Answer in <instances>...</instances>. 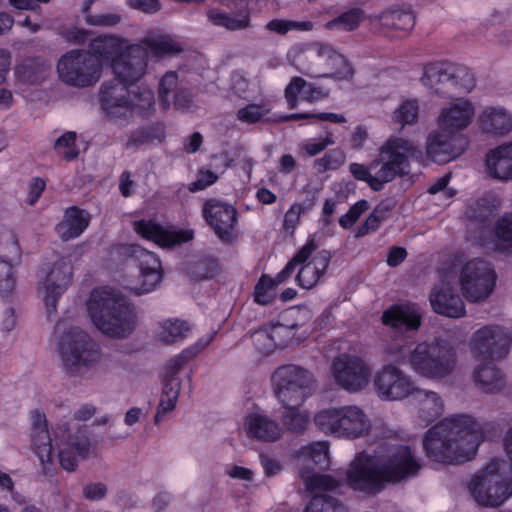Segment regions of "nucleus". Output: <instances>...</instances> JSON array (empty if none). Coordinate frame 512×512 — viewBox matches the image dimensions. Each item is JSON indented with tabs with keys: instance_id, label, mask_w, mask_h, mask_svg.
Listing matches in <instances>:
<instances>
[{
	"instance_id": "1",
	"label": "nucleus",
	"mask_w": 512,
	"mask_h": 512,
	"mask_svg": "<svg viewBox=\"0 0 512 512\" xmlns=\"http://www.w3.org/2000/svg\"><path fill=\"white\" fill-rule=\"evenodd\" d=\"M421 464L408 446L388 447L385 454L358 453L346 471L347 483L355 491L378 494L387 484L414 477Z\"/></svg>"
},
{
	"instance_id": "2",
	"label": "nucleus",
	"mask_w": 512,
	"mask_h": 512,
	"mask_svg": "<svg viewBox=\"0 0 512 512\" xmlns=\"http://www.w3.org/2000/svg\"><path fill=\"white\" fill-rule=\"evenodd\" d=\"M483 439L481 425L470 415L447 417L424 435L426 456L442 464H461L471 460Z\"/></svg>"
},
{
	"instance_id": "3",
	"label": "nucleus",
	"mask_w": 512,
	"mask_h": 512,
	"mask_svg": "<svg viewBox=\"0 0 512 512\" xmlns=\"http://www.w3.org/2000/svg\"><path fill=\"white\" fill-rule=\"evenodd\" d=\"M422 159V151L411 141L390 138L381 148L378 157L369 166L352 163L349 170L353 177L368 183L374 191H380L384 184L397 176L408 174V160Z\"/></svg>"
},
{
	"instance_id": "4",
	"label": "nucleus",
	"mask_w": 512,
	"mask_h": 512,
	"mask_svg": "<svg viewBox=\"0 0 512 512\" xmlns=\"http://www.w3.org/2000/svg\"><path fill=\"white\" fill-rule=\"evenodd\" d=\"M88 312L94 325L103 334L115 339L128 337L139 323L136 306L112 289L94 290Z\"/></svg>"
},
{
	"instance_id": "5",
	"label": "nucleus",
	"mask_w": 512,
	"mask_h": 512,
	"mask_svg": "<svg viewBox=\"0 0 512 512\" xmlns=\"http://www.w3.org/2000/svg\"><path fill=\"white\" fill-rule=\"evenodd\" d=\"M275 397L284 408H299L316 389L313 374L304 367L287 364L272 375Z\"/></svg>"
},
{
	"instance_id": "6",
	"label": "nucleus",
	"mask_w": 512,
	"mask_h": 512,
	"mask_svg": "<svg viewBox=\"0 0 512 512\" xmlns=\"http://www.w3.org/2000/svg\"><path fill=\"white\" fill-rule=\"evenodd\" d=\"M314 424L326 435L346 439L360 438L371 427L364 411L355 405L323 409L315 414Z\"/></svg>"
},
{
	"instance_id": "7",
	"label": "nucleus",
	"mask_w": 512,
	"mask_h": 512,
	"mask_svg": "<svg viewBox=\"0 0 512 512\" xmlns=\"http://www.w3.org/2000/svg\"><path fill=\"white\" fill-rule=\"evenodd\" d=\"M63 366L70 375H81L101 359L99 346L79 327L64 330L59 341Z\"/></svg>"
},
{
	"instance_id": "8",
	"label": "nucleus",
	"mask_w": 512,
	"mask_h": 512,
	"mask_svg": "<svg viewBox=\"0 0 512 512\" xmlns=\"http://www.w3.org/2000/svg\"><path fill=\"white\" fill-rule=\"evenodd\" d=\"M409 363L423 377L442 379L455 369L456 354L446 341L422 342L409 353Z\"/></svg>"
},
{
	"instance_id": "9",
	"label": "nucleus",
	"mask_w": 512,
	"mask_h": 512,
	"mask_svg": "<svg viewBox=\"0 0 512 512\" xmlns=\"http://www.w3.org/2000/svg\"><path fill=\"white\" fill-rule=\"evenodd\" d=\"M504 466L503 460L495 459L471 480L468 490L478 505L497 507L512 496V479L504 481L499 474Z\"/></svg>"
},
{
	"instance_id": "10",
	"label": "nucleus",
	"mask_w": 512,
	"mask_h": 512,
	"mask_svg": "<svg viewBox=\"0 0 512 512\" xmlns=\"http://www.w3.org/2000/svg\"><path fill=\"white\" fill-rule=\"evenodd\" d=\"M496 280L497 274L492 264L481 258L465 263L459 274L462 294L471 303L486 301L494 291Z\"/></svg>"
},
{
	"instance_id": "11",
	"label": "nucleus",
	"mask_w": 512,
	"mask_h": 512,
	"mask_svg": "<svg viewBox=\"0 0 512 512\" xmlns=\"http://www.w3.org/2000/svg\"><path fill=\"white\" fill-rule=\"evenodd\" d=\"M102 64L85 50H71L58 61L60 79L67 85L84 88L95 84L101 77Z\"/></svg>"
},
{
	"instance_id": "12",
	"label": "nucleus",
	"mask_w": 512,
	"mask_h": 512,
	"mask_svg": "<svg viewBox=\"0 0 512 512\" xmlns=\"http://www.w3.org/2000/svg\"><path fill=\"white\" fill-rule=\"evenodd\" d=\"M73 267L69 257H59L52 263H44L38 270L39 289L49 312L56 310L58 298L72 281Z\"/></svg>"
},
{
	"instance_id": "13",
	"label": "nucleus",
	"mask_w": 512,
	"mask_h": 512,
	"mask_svg": "<svg viewBox=\"0 0 512 512\" xmlns=\"http://www.w3.org/2000/svg\"><path fill=\"white\" fill-rule=\"evenodd\" d=\"M300 477L306 489L313 494L305 512H347L345 506L337 498L327 494L340 486V482L330 475L310 473L304 469Z\"/></svg>"
},
{
	"instance_id": "14",
	"label": "nucleus",
	"mask_w": 512,
	"mask_h": 512,
	"mask_svg": "<svg viewBox=\"0 0 512 512\" xmlns=\"http://www.w3.org/2000/svg\"><path fill=\"white\" fill-rule=\"evenodd\" d=\"M512 339L509 331L500 325H487L474 332L471 350L479 359L499 360L509 353Z\"/></svg>"
},
{
	"instance_id": "15",
	"label": "nucleus",
	"mask_w": 512,
	"mask_h": 512,
	"mask_svg": "<svg viewBox=\"0 0 512 512\" xmlns=\"http://www.w3.org/2000/svg\"><path fill=\"white\" fill-rule=\"evenodd\" d=\"M332 374L343 389L357 392L368 384L370 369L361 358L341 354L333 361Z\"/></svg>"
},
{
	"instance_id": "16",
	"label": "nucleus",
	"mask_w": 512,
	"mask_h": 512,
	"mask_svg": "<svg viewBox=\"0 0 512 512\" xmlns=\"http://www.w3.org/2000/svg\"><path fill=\"white\" fill-rule=\"evenodd\" d=\"M60 433L64 447L58 453L59 463L63 469L69 472L75 471L78 461L88 458L90 453L87 428L77 427L74 432H70L67 426H61L55 431V436L60 437Z\"/></svg>"
},
{
	"instance_id": "17",
	"label": "nucleus",
	"mask_w": 512,
	"mask_h": 512,
	"mask_svg": "<svg viewBox=\"0 0 512 512\" xmlns=\"http://www.w3.org/2000/svg\"><path fill=\"white\" fill-rule=\"evenodd\" d=\"M202 214L222 242L231 243L236 239L237 210L233 205L210 199L204 203Z\"/></svg>"
},
{
	"instance_id": "18",
	"label": "nucleus",
	"mask_w": 512,
	"mask_h": 512,
	"mask_svg": "<svg viewBox=\"0 0 512 512\" xmlns=\"http://www.w3.org/2000/svg\"><path fill=\"white\" fill-rule=\"evenodd\" d=\"M378 395L385 400H402L413 393L411 378L392 364L384 365L374 377Z\"/></svg>"
},
{
	"instance_id": "19",
	"label": "nucleus",
	"mask_w": 512,
	"mask_h": 512,
	"mask_svg": "<svg viewBox=\"0 0 512 512\" xmlns=\"http://www.w3.org/2000/svg\"><path fill=\"white\" fill-rule=\"evenodd\" d=\"M468 141L458 133L434 131L426 141V155L437 164H446L464 153Z\"/></svg>"
},
{
	"instance_id": "20",
	"label": "nucleus",
	"mask_w": 512,
	"mask_h": 512,
	"mask_svg": "<svg viewBox=\"0 0 512 512\" xmlns=\"http://www.w3.org/2000/svg\"><path fill=\"white\" fill-rule=\"evenodd\" d=\"M128 85L116 77L102 83L99 101L102 110L110 119H123L131 115Z\"/></svg>"
},
{
	"instance_id": "21",
	"label": "nucleus",
	"mask_w": 512,
	"mask_h": 512,
	"mask_svg": "<svg viewBox=\"0 0 512 512\" xmlns=\"http://www.w3.org/2000/svg\"><path fill=\"white\" fill-rule=\"evenodd\" d=\"M147 58L148 51L142 45L128 46L112 61L116 78L129 85L134 84L145 74Z\"/></svg>"
},
{
	"instance_id": "22",
	"label": "nucleus",
	"mask_w": 512,
	"mask_h": 512,
	"mask_svg": "<svg viewBox=\"0 0 512 512\" xmlns=\"http://www.w3.org/2000/svg\"><path fill=\"white\" fill-rule=\"evenodd\" d=\"M125 253L138 262L142 280L139 287H132L131 290L136 295L151 292L162 278L160 260L154 253L135 244L127 246Z\"/></svg>"
},
{
	"instance_id": "23",
	"label": "nucleus",
	"mask_w": 512,
	"mask_h": 512,
	"mask_svg": "<svg viewBox=\"0 0 512 512\" xmlns=\"http://www.w3.org/2000/svg\"><path fill=\"white\" fill-rule=\"evenodd\" d=\"M8 242L0 245V298L7 302L13 301L16 276L13 262L21 255V248L16 234L7 232Z\"/></svg>"
},
{
	"instance_id": "24",
	"label": "nucleus",
	"mask_w": 512,
	"mask_h": 512,
	"mask_svg": "<svg viewBox=\"0 0 512 512\" xmlns=\"http://www.w3.org/2000/svg\"><path fill=\"white\" fill-rule=\"evenodd\" d=\"M34 453L39 459L41 473L52 477L57 471L52 438L48 431L47 420L39 412H34Z\"/></svg>"
},
{
	"instance_id": "25",
	"label": "nucleus",
	"mask_w": 512,
	"mask_h": 512,
	"mask_svg": "<svg viewBox=\"0 0 512 512\" xmlns=\"http://www.w3.org/2000/svg\"><path fill=\"white\" fill-rule=\"evenodd\" d=\"M300 60L302 67L299 71L301 73L310 78H324L329 60L339 62L340 58L338 57V52L330 45L314 43L303 51Z\"/></svg>"
},
{
	"instance_id": "26",
	"label": "nucleus",
	"mask_w": 512,
	"mask_h": 512,
	"mask_svg": "<svg viewBox=\"0 0 512 512\" xmlns=\"http://www.w3.org/2000/svg\"><path fill=\"white\" fill-rule=\"evenodd\" d=\"M433 310L440 315L450 318H460L466 313L465 304L449 283L436 285L430 294Z\"/></svg>"
},
{
	"instance_id": "27",
	"label": "nucleus",
	"mask_w": 512,
	"mask_h": 512,
	"mask_svg": "<svg viewBox=\"0 0 512 512\" xmlns=\"http://www.w3.org/2000/svg\"><path fill=\"white\" fill-rule=\"evenodd\" d=\"M421 313L415 304H396L386 309L382 323L397 331L417 330L421 325Z\"/></svg>"
},
{
	"instance_id": "28",
	"label": "nucleus",
	"mask_w": 512,
	"mask_h": 512,
	"mask_svg": "<svg viewBox=\"0 0 512 512\" xmlns=\"http://www.w3.org/2000/svg\"><path fill=\"white\" fill-rule=\"evenodd\" d=\"M135 231L143 238L151 240L162 247H171L186 243L193 238L192 231L170 232L151 221L141 220L135 222Z\"/></svg>"
},
{
	"instance_id": "29",
	"label": "nucleus",
	"mask_w": 512,
	"mask_h": 512,
	"mask_svg": "<svg viewBox=\"0 0 512 512\" xmlns=\"http://www.w3.org/2000/svg\"><path fill=\"white\" fill-rule=\"evenodd\" d=\"M380 33L391 38L406 36L415 25V17L404 10H389L379 16Z\"/></svg>"
},
{
	"instance_id": "30",
	"label": "nucleus",
	"mask_w": 512,
	"mask_h": 512,
	"mask_svg": "<svg viewBox=\"0 0 512 512\" xmlns=\"http://www.w3.org/2000/svg\"><path fill=\"white\" fill-rule=\"evenodd\" d=\"M284 94L289 108L295 109L299 100L312 103L328 97L329 91L307 82L302 77L295 76L286 86Z\"/></svg>"
},
{
	"instance_id": "31",
	"label": "nucleus",
	"mask_w": 512,
	"mask_h": 512,
	"mask_svg": "<svg viewBox=\"0 0 512 512\" xmlns=\"http://www.w3.org/2000/svg\"><path fill=\"white\" fill-rule=\"evenodd\" d=\"M473 116L474 108L471 103L461 100L442 109L439 115V126L443 131L457 133L471 123Z\"/></svg>"
},
{
	"instance_id": "32",
	"label": "nucleus",
	"mask_w": 512,
	"mask_h": 512,
	"mask_svg": "<svg viewBox=\"0 0 512 512\" xmlns=\"http://www.w3.org/2000/svg\"><path fill=\"white\" fill-rule=\"evenodd\" d=\"M90 222V214L77 206L66 209L62 221L57 224L56 232L63 241L79 237Z\"/></svg>"
},
{
	"instance_id": "33",
	"label": "nucleus",
	"mask_w": 512,
	"mask_h": 512,
	"mask_svg": "<svg viewBox=\"0 0 512 512\" xmlns=\"http://www.w3.org/2000/svg\"><path fill=\"white\" fill-rule=\"evenodd\" d=\"M245 428L250 437L264 442H274L282 436L280 424L261 414H250L247 416Z\"/></svg>"
},
{
	"instance_id": "34",
	"label": "nucleus",
	"mask_w": 512,
	"mask_h": 512,
	"mask_svg": "<svg viewBox=\"0 0 512 512\" xmlns=\"http://www.w3.org/2000/svg\"><path fill=\"white\" fill-rule=\"evenodd\" d=\"M411 396L417 407L418 417L426 425L442 415L444 403L436 392L415 388Z\"/></svg>"
},
{
	"instance_id": "35",
	"label": "nucleus",
	"mask_w": 512,
	"mask_h": 512,
	"mask_svg": "<svg viewBox=\"0 0 512 512\" xmlns=\"http://www.w3.org/2000/svg\"><path fill=\"white\" fill-rule=\"evenodd\" d=\"M488 174L498 180L512 179V142L492 150L486 158Z\"/></svg>"
},
{
	"instance_id": "36",
	"label": "nucleus",
	"mask_w": 512,
	"mask_h": 512,
	"mask_svg": "<svg viewBox=\"0 0 512 512\" xmlns=\"http://www.w3.org/2000/svg\"><path fill=\"white\" fill-rule=\"evenodd\" d=\"M331 259L330 252L321 250L317 255L299 270L296 281L305 289L314 287L320 278L325 274Z\"/></svg>"
},
{
	"instance_id": "37",
	"label": "nucleus",
	"mask_w": 512,
	"mask_h": 512,
	"mask_svg": "<svg viewBox=\"0 0 512 512\" xmlns=\"http://www.w3.org/2000/svg\"><path fill=\"white\" fill-rule=\"evenodd\" d=\"M451 63H432L424 68V73L421 78L423 85L429 88H435L437 94L450 96V73Z\"/></svg>"
},
{
	"instance_id": "38",
	"label": "nucleus",
	"mask_w": 512,
	"mask_h": 512,
	"mask_svg": "<svg viewBox=\"0 0 512 512\" xmlns=\"http://www.w3.org/2000/svg\"><path fill=\"white\" fill-rule=\"evenodd\" d=\"M165 139V127L162 123H153L140 127L129 135L125 147L128 150L136 151L142 146L160 144Z\"/></svg>"
},
{
	"instance_id": "39",
	"label": "nucleus",
	"mask_w": 512,
	"mask_h": 512,
	"mask_svg": "<svg viewBox=\"0 0 512 512\" xmlns=\"http://www.w3.org/2000/svg\"><path fill=\"white\" fill-rule=\"evenodd\" d=\"M209 23L216 27L224 28L228 31L245 30L250 27L249 13H227L218 8H208L205 12Z\"/></svg>"
},
{
	"instance_id": "40",
	"label": "nucleus",
	"mask_w": 512,
	"mask_h": 512,
	"mask_svg": "<svg viewBox=\"0 0 512 512\" xmlns=\"http://www.w3.org/2000/svg\"><path fill=\"white\" fill-rule=\"evenodd\" d=\"M477 385L486 393H495L505 386V381L499 369L487 363L479 366L474 372Z\"/></svg>"
},
{
	"instance_id": "41",
	"label": "nucleus",
	"mask_w": 512,
	"mask_h": 512,
	"mask_svg": "<svg viewBox=\"0 0 512 512\" xmlns=\"http://www.w3.org/2000/svg\"><path fill=\"white\" fill-rule=\"evenodd\" d=\"M484 128L493 134L503 135L512 131V115L503 108H491L482 115Z\"/></svg>"
},
{
	"instance_id": "42",
	"label": "nucleus",
	"mask_w": 512,
	"mask_h": 512,
	"mask_svg": "<svg viewBox=\"0 0 512 512\" xmlns=\"http://www.w3.org/2000/svg\"><path fill=\"white\" fill-rule=\"evenodd\" d=\"M180 389L181 381L179 378H164L161 400L154 417L155 424H159L162 417L175 408Z\"/></svg>"
},
{
	"instance_id": "43",
	"label": "nucleus",
	"mask_w": 512,
	"mask_h": 512,
	"mask_svg": "<svg viewBox=\"0 0 512 512\" xmlns=\"http://www.w3.org/2000/svg\"><path fill=\"white\" fill-rule=\"evenodd\" d=\"M499 206V200L493 195H485L469 204L465 216L475 222L484 223L493 216Z\"/></svg>"
},
{
	"instance_id": "44",
	"label": "nucleus",
	"mask_w": 512,
	"mask_h": 512,
	"mask_svg": "<svg viewBox=\"0 0 512 512\" xmlns=\"http://www.w3.org/2000/svg\"><path fill=\"white\" fill-rule=\"evenodd\" d=\"M317 249V245L314 240L308 241L286 264L282 271H280L276 277L273 279L276 285L283 284L287 281L293 274L296 266L303 264L306 262L312 253Z\"/></svg>"
},
{
	"instance_id": "45",
	"label": "nucleus",
	"mask_w": 512,
	"mask_h": 512,
	"mask_svg": "<svg viewBox=\"0 0 512 512\" xmlns=\"http://www.w3.org/2000/svg\"><path fill=\"white\" fill-rule=\"evenodd\" d=\"M120 44L119 41L114 37H98L90 43V54L95 56L101 63V60L113 61L119 54Z\"/></svg>"
},
{
	"instance_id": "46",
	"label": "nucleus",
	"mask_w": 512,
	"mask_h": 512,
	"mask_svg": "<svg viewBox=\"0 0 512 512\" xmlns=\"http://www.w3.org/2000/svg\"><path fill=\"white\" fill-rule=\"evenodd\" d=\"M450 93L457 90L459 94L469 93L475 87V77L472 72L463 65L451 63Z\"/></svg>"
},
{
	"instance_id": "47",
	"label": "nucleus",
	"mask_w": 512,
	"mask_h": 512,
	"mask_svg": "<svg viewBox=\"0 0 512 512\" xmlns=\"http://www.w3.org/2000/svg\"><path fill=\"white\" fill-rule=\"evenodd\" d=\"M131 114H137L147 117L155 112V98L152 90L148 88L138 87L136 91L130 95Z\"/></svg>"
},
{
	"instance_id": "48",
	"label": "nucleus",
	"mask_w": 512,
	"mask_h": 512,
	"mask_svg": "<svg viewBox=\"0 0 512 512\" xmlns=\"http://www.w3.org/2000/svg\"><path fill=\"white\" fill-rule=\"evenodd\" d=\"M363 19V11L359 8H352L336 18L328 21L325 28L328 30L353 31L358 28Z\"/></svg>"
},
{
	"instance_id": "49",
	"label": "nucleus",
	"mask_w": 512,
	"mask_h": 512,
	"mask_svg": "<svg viewBox=\"0 0 512 512\" xmlns=\"http://www.w3.org/2000/svg\"><path fill=\"white\" fill-rule=\"evenodd\" d=\"M328 443L325 441H316L302 446L298 451V456L305 459L311 460L321 468L328 465L329 455Z\"/></svg>"
},
{
	"instance_id": "50",
	"label": "nucleus",
	"mask_w": 512,
	"mask_h": 512,
	"mask_svg": "<svg viewBox=\"0 0 512 512\" xmlns=\"http://www.w3.org/2000/svg\"><path fill=\"white\" fill-rule=\"evenodd\" d=\"M142 46L148 51V56L156 58L173 56L182 51L180 46L169 38L146 39Z\"/></svg>"
},
{
	"instance_id": "51",
	"label": "nucleus",
	"mask_w": 512,
	"mask_h": 512,
	"mask_svg": "<svg viewBox=\"0 0 512 512\" xmlns=\"http://www.w3.org/2000/svg\"><path fill=\"white\" fill-rule=\"evenodd\" d=\"M16 93L29 100L32 96V61L27 59L15 67Z\"/></svg>"
},
{
	"instance_id": "52",
	"label": "nucleus",
	"mask_w": 512,
	"mask_h": 512,
	"mask_svg": "<svg viewBox=\"0 0 512 512\" xmlns=\"http://www.w3.org/2000/svg\"><path fill=\"white\" fill-rule=\"evenodd\" d=\"M210 340L211 338L205 342L200 341L195 346L184 350L178 356L171 359L165 366V378H178L177 374L182 369L183 365L191 358L196 356L199 351L208 344Z\"/></svg>"
},
{
	"instance_id": "53",
	"label": "nucleus",
	"mask_w": 512,
	"mask_h": 512,
	"mask_svg": "<svg viewBox=\"0 0 512 512\" xmlns=\"http://www.w3.org/2000/svg\"><path fill=\"white\" fill-rule=\"evenodd\" d=\"M289 313L280 315L281 321L271 323L268 327L270 329L275 346H285L292 338V331L299 328L297 323L288 322Z\"/></svg>"
},
{
	"instance_id": "54",
	"label": "nucleus",
	"mask_w": 512,
	"mask_h": 512,
	"mask_svg": "<svg viewBox=\"0 0 512 512\" xmlns=\"http://www.w3.org/2000/svg\"><path fill=\"white\" fill-rule=\"evenodd\" d=\"M190 327L185 321L167 320L162 324V331L159 334V340L164 344H171L183 339Z\"/></svg>"
},
{
	"instance_id": "55",
	"label": "nucleus",
	"mask_w": 512,
	"mask_h": 512,
	"mask_svg": "<svg viewBox=\"0 0 512 512\" xmlns=\"http://www.w3.org/2000/svg\"><path fill=\"white\" fill-rule=\"evenodd\" d=\"M270 110L271 108L266 102L250 103L240 108L236 113V117L240 122L255 124L261 122L269 114Z\"/></svg>"
},
{
	"instance_id": "56",
	"label": "nucleus",
	"mask_w": 512,
	"mask_h": 512,
	"mask_svg": "<svg viewBox=\"0 0 512 512\" xmlns=\"http://www.w3.org/2000/svg\"><path fill=\"white\" fill-rule=\"evenodd\" d=\"M313 28L312 22L309 21H293V20H285V19H272L265 25V29L279 34L285 35L289 31H310Z\"/></svg>"
},
{
	"instance_id": "57",
	"label": "nucleus",
	"mask_w": 512,
	"mask_h": 512,
	"mask_svg": "<svg viewBox=\"0 0 512 512\" xmlns=\"http://www.w3.org/2000/svg\"><path fill=\"white\" fill-rule=\"evenodd\" d=\"M282 415V424L292 433L302 434L309 423L306 413L300 412L298 408H285Z\"/></svg>"
},
{
	"instance_id": "58",
	"label": "nucleus",
	"mask_w": 512,
	"mask_h": 512,
	"mask_svg": "<svg viewBox=\"0 0 512 512\" xmlns=\"http://www.w3.org/2000/svg\"><path fill=\"white\" fill-rule=\"evenodd\" d=\"M340 61L329 60L326 66L324 78H332L336 80H350L354 75V70L348 60L338 53Z\"/></svg>"
},
{
	"instance_id": "59",
	"label": "nucleus",
	"mask_w": 512,
	"mask_h": 512,
	"mask_svg": "<svg viewBox=\"0 0 512 512\" xmlns=\"http://www.w3.org/2000/svg\"><path fill=\"white\" fill-rule=\"evenodd\" d=\"M277 287L273 278L262 275L254 289L255 302L261 305L271 303L275 296V288Z\"/></svg>"
},
{
	"instance_id": "60",
	"label": "nucleus",
	"mask_w": 512,
	"mask_h": 512,
	"mask_svg": "<svg viewBox=\"0 0 512 512\" xmlns=\"http://www.w3.org/2000/svg\"><path fill=\"white\" fill-rule=\"evenodd\" d=\"M419 113V105L416 100H405L395 110L393 119L396 123L404 125H410L416 122Z\"/></svg>"
},
{
	"instance_id": "61",
	"label": "nucleus",
	"mask_w": 512,
	"mask_h": 512,
	"mask_svg": "<svg viewBox=\"0 0 512 512\" xmlns=\"http://www.w3.org/2000/svg\"><path fill=\"white\" fill-rule=\"evenodd\" d=\"M345 161V156L342 151L334 149L327 152L322 158L314 161V168L323 173L327 170H335L340 167Z\"/></svg>"
},
{
	"instance_id": "62",
	"label": "nucleus",
	"mask_w": 512,
	"mask_h": 512,
	"mask_svg": "<svg viewBox=\"0 0 512 512\" xmlns=\"http://www.w3.org/2000/svg\"><path fill=\"white\" fill-rule=\"evenodd\" d=\"M76 133L66 132L55 143V149L59 156L66 160H73L78 156V150L75 147Z\"/></svg>"
},
{
	"instance_id": "63",
	"label": "nucleus",
	"mask_w": 512,
	"mask_h": 512,
	"mask_svg": "<svg viewBox=\"0 0 512 512\" xmlns=\"http://www.w3.org/2000/svg\"><path fill=\"white\" fill-rule=\"evenodd\" d=\"M178 82V75L174 71L166 72L159 82V98L160 101L169 106V94L177 90V88H181Z\"/></svg>"
},
{
	"instance_id": "64",
	"label": "nucleus",
	"mask_w": 512,
	"mask_h": 512,
	"mask_svg": "<svg viewBox=\"0 0 512 512\" xmlns=\"http://www.w3.org/2000/svg\"><path fill=\"white\" fill-rule=\"evenodd\" d=\"M251 338L255 348L260 353L268 354L276 347L268 326H264L253 332Z\"/></svg>"
}]
</instances>
